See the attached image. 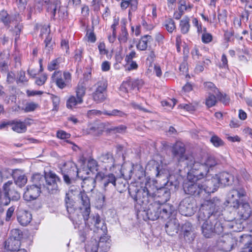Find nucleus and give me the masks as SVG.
Returning a JSON list of instances; mask_svg holds the SVG:
<instances>
[{
    "instance_id": "1",
    "label": "nucleus",
    "mask_w": 252,
    "mask_h": 252,
    "mask_svg": "<svg viewBox=\"0 0 252 252\" xmlns=\"http://www.w3.org/2000/svg\"><path fill=\"white\" fill-rule=\"evenodd\" d=\"M145 186L139 189L132 190L129 189V193L137 204L141 206L149 220H155L159 218V204L153 202L156 188L151 183L146 181Z\"/></svg>"
},
{
    "instance_id": "2",
    "label": "nucleus",
    "mask_w": 252,
    "mask_h": 252,
    "mask_svg": "<svg viewBox=\"0 0 252 252\" xmlns=\"http://www.w3.org/2000/svg\"><path fill=\"white\" fill-rule=\"evenodd\" d=\"M213 158L209 157L201 164H194L192 167L187 169V181L184 183L183 188L186 194L191 195H200L203 193L201 183L199 181L207 175L209 168L216 165Z\"/></svg>"
},
{
    "instance_id": "3",
    "label": "nucleus",
    "mask_w": 252,
    "mask_h": 252,
    "mask_svg": "<svg viewBox=\"0 0 252 252\" xmlns=\"http://www.w3.org/2000/svg\"><path fill=\"white\" fill-rule=\"evenodd\" d=\"M246 195L245 190L240 187H237L231 189L228 193V203L232 204L234 208L238 209V219L243 221L249 218L252 210L248 202L240 204L238 199Z\"/></svg>"
},
{
    "instance_id": "4",
    "label": "nucleus",
    "mask_w": 252,
    "mask_h": 252,
    "mask_svg": "<svg viewBox=\"0 0 252 252\" xmlns=\"http://www.w3.org/2000/svg\"><path fill=\"white\" fill-rule=\"evenodd\" d=\"M185 152V144L180 141L176 142L172 147L171 153L173 157L179 163L184 162L187 169L192 167L194 164H201L191 155L186 154Z\"/></svg>"
},
{
    "instance_id": "5",
    "label": "nucleus",
    "mask_w": 252,
    "mask_h": 252,
    "mask_svg": "<svg viewBox=\"0 0 252 252\" xmlns=\"http://www.w3.org/2000/svg\"><path fill=\"white\" fill-rule=\"evenodd\" d=\"M96 179L100 182L101 189L105 192H110L111 189L116 187V178L113 174L104 175L102 173H98L96 176Z\"/></svg>"
},
{
    "instance_id": "6",
    "label": "nucleus",
    "mask_w": 252,
    "mask_h": 252,
    "mask_svg": "<svg viewBox=\"0 0 252 252\" xmlns=\"http://www.w3.org/2000/svg\"><path fill=\"white\" fill-rule=\"evenodd\" d=\"M201 227L202 233L206 238L211 237L214 233L219 234L223 230V227L220 222L215 219L210 221L204 222Z\"/></svg>"
},
{
    "instance_id": "7",
    "label": "nucleus",
    "mask_w": 252,
    "mask_h": 252,
    "mask_svg": "<svg viewBox=\"0 0 252 252\" xmlns=\"http://www.w3.org/2000/svg\"><path fill=\"white\" fill-rule=\"evenodd\" d=\"M179 210L183 215L190 216L193 215L196 210L193 199L191 197L184 199L179 204Z\"/></svg>"
},
{
    "instance_id": "8",
    "label": "nucleus",
    "mask_w": 252,
    "mask_h": 252,
    "mask_svg": "<svg viewBox=\"0 0 252 252\" xmlns=\"http://www.w3.org/2000/svg\"><path fill=\"white\" fill-rule=\"evenodd\" d=\"M236 244V240L231 235L225 234L221 236L217 242L218 249L223 252H229Z\"/></svg>"
},
{
    "instance_id": "9",
    "label": "nucleus",
    "mask_w": 252,
    "mask_h": 252,
    "mask_svg": "<svg viewBox=\"0 0 252 252\" xmlns=\"http://www.w3.org/2000/svg\"><path fill=\"white\" fill-rule=\"evenodd\" d=\"M51 78L59 88L63 89L71 81V76L68 72H64L63 75L61 71H58L54 72Z\"/></svg>"
},
{
    "instance_id": "10",
    "label": "nucleus",
    "mask_w": 252,
    "mask_h": 252,
    "mask_svg": "<svg viewBox=\"0 0 252 252\" xmlns=\"http://www.w3.org/2000/svg\"><path fill=\"white\" fill-rule=\"evenodd\" d=\"M62 171L63 174V180L67 184H69L71 183L69 177H72L77 175L78 173L76 165L71 161L65 162L63 167L62 168Z\"/></svg>"
},
{
    "instance_id": "11",
    "label": "nucleus",
    "mask_w": 252,
    "mask_h": 252,
    "mask_svg": "<svg viewBox=\"0 0 252 252\" xmlns=\"http://www.w3.org/2000/svg\"><path fill=\"white\" fill-rule=\"evenodd\" d=\"M46 183V188L49 192L54 193L58 190V184L60 183V178L56 174L50 172L44 177Z\"/></svg>"
},
{
    "instance_id": "12",
    "label": "nucleus",
    "mask_w": 252,
    "mask_h": 252,
    "mask_svg": "<svg viewBox=\"0 0 252 252\" xmlns=\"http://www.w3.org/2000/svg\"><path fill=\"white\" fill-rule=\"evenodd\" d=\"M41 193L40 184L29 185L26 187L23 197L25 200L30 201L36 199Z\"/></svg>"
},
{
    "instance_id": "13",
    "label": "nucleus",
    "mask_w": 252,
    "mask_h": 252,
    "mask_svg": "<svg viewBox=\"0 0 252 252\" xmlns=\"http://www.w3.org/2000/svg\"><path fill=\"white\" fill-rule=\"evenodd\" d=\"M203 193H211L214 192L218 189L219 181L215 176L211 179L204 180L201 183Z\"/></svg>"
},
{
    "instance_id": "14",
    "label": "nucleus",
    "mask_w": 252,
    "mask_h": 252,
    "mask_svg": "<svg viewBox=\"0 0 252 252\" xmlns=\"http://www.w3.org/2000/svg\"><path fill=\"white\" fill-rule=\"evenodd\" d=\"M117 1H121L120 7L121 9L126 10L129 7L128 20H131L132 13L137 9L138 0H116Z\"/></svg>"
},
{
    "instance_id": "15",
    "label": "nucleus",
    "mask_w": 252,
    "mask_h": 252,
    "mask_svg": "<svg viewBox=\"0 0 252 252\" xmlns=\"http://www.w3.org/2000/svg\"><path fill=\"white\" fill-rule=\"evenodd\" d=\"M78 197L80 199V203L82 204V206L80 207V209L84 210L83 214L84 220H87L90 211L89 198L84 192H81L78 195Z\"/></svg>"
},
{
    "instance_id": "16",
    "label": "nucleus",
    "mask_w": 252,
    "mask_h": 252,
    "mask_svg": "<svg viewBox=\"0 0 252 252\" xmlns=\"http://www.w3.org/2000/svg\"><path fill=\"white\" fill-rule=\"evenodd\" d=\"M220 205V200L217 198H213L211 200H205L201 204V207L206 211L212 214L215 213L219 209Z\"/></svg>"
},
{
    "instance_id": "17",
    "label": "nucleus",
    "mask_w": 252,
    "mask_h": 252,
    "mask_svg": "<svg viewBox=\"0 0 252 252\" xmlns=\"http://www.w3.org/2000/svg\"><path fill=\"white\" fill-rule=\"evenodd\" d=\"M158 195L156 200L159 204H163L169 200L170 197V192L169 190L166 188L160 189H156L155 196Z\"/></svg>"
},
{
    "instance_id": "18",
    "label": "nucleus",
    "mask_w": 252,
    "mask_h": 252,
    "mask_svg": "<svg viewBox=\"0 0 252 252\" xmlns=\"http://www.w3.org/2000/svg\"><path fill=\"white\" fill-rule=\"evenodd\" d=\"M166 231L170 235L177 233L180 229V223L176 218L170 220L165 225Z\"/></svg>"
},
{
    "instance_id": "19",
    "label": "nucleus",
    "mask_w": 252,
    "mask_h": 252,
    "mask_svg": "<svg viewBox=\"0 0 252 252\" xmlns=\"http://www.w3.org/2000/svg\"><path fill=\"white\" fill-rule=\"evenodd\" d=\"M13 183L11 181H8L3 185V189L4 193L6 195L14 200H17L20 198V194L13 188Z\"/></svg>"
},
{
    "instance_id": "20",
    "label": "nucleus",
    "mask_w": 252,
    "mask_h": 252,
    "mask_svg": "<svg viewBox=\"0 0 252 252\" xmlns=\"http://www.w3.org/2000/svg\"><path fill=\"white\" fill-rule=\"evenodd\" d=\"M219 181V185L220 184L224 186H229L232 184L233 176L227 172H222L215 175Z\"/></svg>"
},
{
    "instance_id": "21",
    "label": "nucleus",
    "mask_w": 252,
    "mask_h": 252,
    "mask_svg": "<svg viewBox=\"0 0 252 252\" xmlns=\"http://www.w3.org/2000/svg\"><path fill=\"white\" fill-rule=\"evenodd\" d=\"M141 83V81L139 80L134 81H127L123 83L122 84L120 90L122 91L128 92L131 90H133L135 89L137 90L139 89V85Z\"/></svg>"
},
{
    "instance_id": "22",
    "label": "nucleus",
    "mask_w": 252,
    "mask_h": 252,
    "mask_svg": "<svg viewBox=\"0 0 252 252\" xmlns=\"http://www.w3.org/2000/svg\"><path fill=\"white\" fill-rule=\"evenodd\" d=\"M12 176L14 179L15 184L20 187L24 186L27 182L26 177L23 172L20 170H15L13 172Z\"/></svg>"
},
{
    "instance_id": "23",
    "label": "nucleus",
    "mask_w": 252,
    "mask_h": 252,
    "mask_svg": "<svg viewBox=\"0 0 252 252\" xmlns=\"http://www.w3.org/2000/svg\"><path fill=\"white\" fill-rule=\"evenodd\" d=\"M151 164L154 166L153 169L154 170L155 174L157 177H160L161 178H166V179H168L169 176L168 171L165 169L160 168L158 162L155 160H152L149 162V165Z\"/></svg>"
},
{
    "instance_id": "24",
    "label": "nucleus",
    "mask_w": 252,
    "mask_h": 252,
    "mask_svg": "<svg viewBox=\"0 0 252 252\" xmlns=\"http://www.w3.org/2000/svg\"><path fill=\"white\" fill-rule=\"evenodd\" d=\"M21 245L20 241L12 239L9 238L5 242L4 248L5 250L3 252H14L18 249Z\"/></svg>"
},
{
    "instance_id": "25",
    "label": "nucleus",
    "mask_w": 252,
    "mask_h": 252,
    "mask_svg": "<svg viewBox=\"0 0 252 252\" xmlns=\"http://www.w3.org/2000/svg\"><path fill=\"white\" fill-rule=\"evenodd\" d=\"M134 167L135 165L132 163H126L122 165L121 173L125 179L130 180L132 177Z\"/></svg>"
},
{
    "instance_id": "26",
    "label": "nucleus",
    "mask_w": 252,
    "mask_h": 252,
    "mask_svg": "<svg viewBox=\"0 0 252 252\" xmlns=\"http://www.w3.org/2000/svg\"><path fill=\"white\" fill-rule=\"evenodd\" d=\"M133 180L137 184H141L145 179V172L143 168L139 165H135L134 172L132 176Z\"/></svg>"
},
{
    "instance_id": "27",
    "label": "nucleus",
    "mask_w": 252,
    "mask_h": 252,
    "mask_svg": "<svg viewBox=\"0 0 252 252\" xmlns=\"http://www.w3.org/2000/svg\"><path fill=\"white\" fill-rule=\"evenodd\" d=\"M17 220L22 225H27L32 220V215L26 211H19L17 215Z\"/></svg>"
},
{
    "instance_id": "28",
    "label": "nucleus",
    "mask_w": 252,
    "mask_h": 252,
    "mask_svg": "<svg viewBox=\"0 0 252 252\" xmlns=\"http://www.w3.org/2000/svg\"><path fill=\"white\" fill-rule=\"evenodd\" d=\"M153 39L151 36L145 35L142 36L136 45V48L140 51H145L148 45L153 41Z\"/></svg>"
},
{
    "instance_id": "29",
    "label": "nucleus",
    "mask_w": 252,
    "mask_h": 252,
    "mask_svg": "<svg viewBox=\"0 0 252 252\" xmlns=\"http://www.w3.org/2000/svg\"><path fill=\"white\" fill-rule=\"evenodd\" d=\"M17 17L10 16L6 11L2 10L0 12V22H2L4 26L9 27L11 24H15L14 21Z\"/></svg>"
},
{
    "instance_id": "30",
    "label": "nucleus",
    "mask_w": 252,
    "mask_h": 252,
    "mask_svg": "<svg viewBox=\"0 0 252 252\" xmlns=\"http://www.w3.org/2000/svg\"><path fill=\"white\" fill-rule=\"evenodd\" d=\"M240 242L244 244L241 252H252V239H251V235H243L240 240Z\"/></svg>"
},
{
    "instance_id": "31",
    "label": "nucleus",
    "mask_w": 252,
    "mask_h": 252,
    "mask_svg": "<svg viewBox=\"0 0 252 252\" xmlns=\"http://www.w3.org/2000/svg\"><path fill=\"white\" fill-rule=\"evenodd\" d=\"M95 180L94 178L88 177L83 180L82 183V187L83 188L84 192H91L95 188Z\"/></svg>"
},
{
    "instance_id": "32",
    "label": "nucleus",
    "mask_w": 252,
    "mask_h": 252,
    "mask_svg": "<svg viewBox=\"0 0 252 252\" xmlns=\"http://www.w3.org/2000/svg\"><path fill=\"white\" fill-rule=\"evenodd\" d=\"M126 19L122 20L121 31L118 36V40L121 44L126 43L128 39V33L126 27Z\"/></svg>"
},
{
    "instance_id": "33",
    "label": "nucleus",
    "mask_w": 252,
    "mask_h": 252,
    "mask_svg": "<svg viewBox=\"0 0 252 252\" xmlns=\"http://www.w3.org/2000/svg\"><path fill=\"white\" fill-rule=\"evenodd\" d=\"M12 129L17 133H23L26 131L27 127L25 123L21 121L13 120L10 121Z\"/></svg>"
},
{
    "instance_id": "34",
    "label": "nucleus",
    "mask_w": 252,
    "mask_h": 252,
    "mask_svg": "<svg viewBox=\"0 0 252 252\" xmlns=\"http://www.w3.org/2000/svg\"><path fill=\"white\" fill-rule=\"evenodd\" d=\"M172 207L169 204H159V217L162 219L168 218L170 214L172 213Z\"/></svg>"
},
{
    "instance_id": "35",
    "label": "nucleus",
    "mask_w": 252,
    "mask_h": 252,
    "mask_svg": "<svg viewBox=\"0 0 252 252\" xmlns=\"http://www.w3.org/2000/svg\"><path fill=\"white\" fill-rule=\"evenodd\" d=\"M242 222L240 219L238 221L234 219L226 222L225 226L233 229L234 231H241L244 228Z\"/></svg>"
},
{
    "instance_id": "36",
    "label": "nucleus",
    "mask_w": 252,
    "mask_h": 252,
    "mask_svg": "<svg viewBox=\"0 0 252 252\" xmlns=\"http://www.w3.org/2000/svg\"><path fill=\"white\" fill-rule=\"evenodd\" d=\"M213 215V214L210 212L206 211L205 209H203V208L200 207L198 214V221L200 223L203 222H207V221H210L213 220L212 219H209L211 216Z\"/></svg>"
},
{
    "instance_id": "37",
    "label": "nucleus",
    "mask_w": 252,
    "mask_h": 252,
    "mask_svg": "<svg viewBox=\"0 0 252 252\" xmlns=\"http://www.w3.org/2000/svg\"><path fill=\"white\" fill-rule=\"evenodd\" d=\"M83 102V99L77 97L76 96L71 95L66 101V106L68 108L72 109L78 104H81Z\"/></svg>"
},
{
    "instance_id": "38",
    "label": "nucleus",
    "mask_w": 252,
    "mask_h": 252,
    "mask_svg": "<svg viewBox=\"0 0 252 252\" xmlns=\"http://www.w3.org/2000/svg\"><path fill=\"white\" fill-rule=\"evenodd\" d=\"M101 238L98 243L96 240H93L88 243L86 246V252H97L98 245L103 246V243L101 241Z\"/></svg>"
},
{
    "instance_id": "39",
    "label": "nucleus",
    "mask_w": 252,
    "mask_h": 252,
    "mask_svg": "<svg viewBox=\"0 0 252 252\" xmlns=\"http://www.w3.org/2000/svg\"><path fill=\"white\" fill-rule=\"evenodd\" d=\"M102 124H100V126H98L90 125L86 129V133L94 135H99L102 132V129H100L102 128Z\"/></svg>"
},
{
    "instance_id": "40",
    "label": "nucleus",
    "mask_w": 252,
    "mask_h": 252,
    "mask_svg": "<svg viewBox=\"0 0 252 252\" xmlns=\"http://www.w3.org/2000/svg\"><path fill=\"white\" fill-rule=\"evenodd\" d=\"M180 27L182 33L183 34L187 33L189 32L190 28L189 19L187 17L184 18L180 21Z\"/></svg>"
},
{
    "instance_id": "41",
    "label": "nucleus",
    "mask_w": 252,
    "mask_h": 252,
    "mask_svg": "<svg viewBox=\"0 0 252 252\" xmlns=\"http://www.w3.org/2000/svg\"><path fill=\"white\" fill-rule=\"evenodd\" d=\"M94 225L97 228V231L99 230H101L103 232H104L106 230V226L104 224L103 222H101V220L99 215H97L92 219Z\"/></svg>"
},
{
    "instance_id": "42",
    "label": "nucleus",
    "mask_w": 252,
    "mask_h": 252,
    "mask_svg": "<svg viewBox=\"0 0 252 252\" xmlns=\"http://www.w3.org/2000/svg\"><path fill=\"white\" fill-rule=\"evenodd\" d=\"M106 93L102 92L94 91L93 94L94 100L97 103L102 102L106 98Z\"/></svg>"
},
{
    "instance_id": "43",
    "label": "nucleus",
    "mask_w": 252,
    "mask_h": 252,
    "mask_svg": "<svg viewBox=\"0 0 252 252\" xmlns=\"http://www.w3.org/2000/svg\"><path fill=\"white\" fill-rule=\"evenodd\" d=\"M95 87L96 88L95 91L106 93L107 87V81L103 78H101L96 83Z\"/></svg>"
},
{
    "instance_id": "44",
    "label": "nucleus",
    "mask_w": 252,
    "mask_h": 252,
    "mask_svg": "<svg viewBox=\"0 0 252 252\" xmlns=\"http://www.w3.org/2000/svg\"><path fill=\"white\" fill-rule=\"evenodd\" d=\"M104 115L109 116H117L119 117H124L126 114L124 112L118 109H113L111 111H104L102 112Z\"/></svg>"
},
{
    "instance_id": "45",
    "label": "nucleus",
    "mask_w": 252,
    "mask_h": 252,
    "mask_svg": "<svg viewBox=\"0 0 252 252\" xmlns=\"http://www.w3.org/2000/svg\"><path fill=\"white\" fill-rule=\"evenodd\" d=\"M242 6L247 13V19H248V12H252V0H240Z\"/></svg>"
},
{
    "instance_id": "46",
    "label": "nucleus",
    "mask_w": 252,
    "mask_h": 252,
    "mask_svg": "<svg viewBox=\"0 0 252 252\" xmlns=\"http://www.w3.org/2000/svg\"><path fill=\"white\" fill-rule=\"evenodd\" d=\"M101 161L105 163H111L114 162V158L112 154L110 152L102 154L100 157Z\"/></svg>"
},
{
    "instance_id": "47",
    "label": "nucleus",
    "mask_w": 252,
    "mask_h": 252,
    "mask_svg": "<svg viewBox=\"0 0 252 252\" xmlns=\"http://www.w3.org/2000/svg\"><path fill=\"white\" fill-rule=\"evenodd\" d=\"M39 107L37 103L33 102H27L25 104L24 108H22V110L24 111L25 112H32L35 110Z\"/></svg>"
},
{
    "instance_id": "48",
    "label": "nucleus",
    "mask_w": 252,
    "mask_h": 252,
    "mask_svg": "<svg viewBox=\"0 0 252 252\" xmlns=\"http://www.w3.org/2000/svg\"><path fill=\"white\" fill-rule=\"evenodd\" d=\"M76 96L83 99L86 94V87L82 84H78L76 88Z\"/></svg>"
},
{
    "instance_id": "49",
    "label": "nucleus",
    "mask_w": 252,
    "mask_h": 252,
    "mask_svg": "<svg viewBox=\"0 0 252 252\" xmlns=\"http://www.w3.org/2000/svg\"><path fill=\"white\" fill-rule=\"evenodd\" d=\"M22 232L19 229H13L11 230L10 235L9 238L12 239L20 241L21 238L22 237Z\"/></svg>"
},
{
    "instance_id": "50",
    "label": "nucleus",
    "mask_w": 252,
    "mask_h": 252,
    "mask_svg": "<svg viewBox=\"0 0 252 252\" xmlns=\"http://www.w3.org/2000/svg\"><path fill=\"white\" fill-rule=\"evenodd\" d=\"M60 61L61 58H60L52 60L48 63L47 66L48 70L52 71L54 70L58 69L59 67Z\"/></svg>"
},
{
    "instance_id": "51",
    "label": "nucleus",
    "mask_w": 252,
    "mask_h": 252,
    "mask_svg": "<svg viewBox=\"0 0 252 252\" xmlns=\"http://www.w3.org/2000/svg\"><path fill=\"white\" fill-rule=\"evenodd\" d=\"M164 26L169 32H172L176 29V26L174 21L169 19L165 21Z\"/></svg>"
},
{
    "instance_id": "52",
    "label": "nucleus",
    "mask_w": 252,
    "mask_h": 252,
    "mask_svg": "<svg viewBox=\"0 0 252 252\" xmlns=\"http://www.w3.org/2000/svg\"><path fill=\"white\" fill-rule=\"evenodd\" d=\"M211 143L216 147L223 146V141L218 136L214 135L212 136L210 140Z\"/></svg>"
},
{
    "instance_id": "53",
    "label": "nucleus",
    "mask_w": 252,
    "mask_h": 252,
    "mask_svg": "<svg viewBox=\"0 0 252 252\" xmlns=\"http://www.w3.org/2000/svg\"><path fill=\"white\" fill-rule=\"evenodd\" d=\"M28 79L26 77L25 72L23 70H20L18 72L17 76L16 77V82L17 83H25L27 82Z\"/></svg>"
},
{
    "instance_id": "54",
    "label": "nucleus",
    "mask_w": 252,
    "mask_h": 252,
    "mask_svg": "<svg viewBox=\"0 0 252 252\" xmlns=\"http://www.w3.org/2000/svg\"><path fill=\"white\" fill-rule=\"evenodd\" d=\"M217 99L214 94H209L206 99V104L208 107H211L215 105Z\"/></svg>"
},
{
    "instance_id": "55",
    "label": "nucleus",
    "mask_w": 252,
    "mask_h": 252,
    "mask_svg": "<svg viewBox=\"0 0 252 252\" xmlns=\"http://www.w3.org/2000/svg\"><path fill=\"white\" fill-rule=\"evenodd\" d=\"M182 229L185 236H188L190 232L192 231V227L190 223L185 222L182 227Z\"/></svg>"
},
{
    "instance_id": "56",
    "label": "nucleus",
    "mask_w": 252,
    "mask_h": 252,
    "mask_svg": "<svg viewBox=\"0 0 252 252\" xmlns=\"http://www.w3.org/2000/svg\"><path fill=\"white\" fill-rule=\"evenodd\" d=\"M212 39L213 37L211 34L207 32L206 31L202 34L201 40L204 43H209L212 41Z\"/></svg>"
},
{
    "instance_id": "57",
    "label": "nucleus",
    "mask_w": 252,
    "mask_h": 252,
    "mask_svg": "<svg viewBox=\"0 0 252 252\" xmlns=\"http://www.w3.org/2000/svg\"><path fill=\"white\" fill-rule=\"evenodd\" d=\"M218 20L220 23L226 24L227 19V11L225 10H222L220 12L218 16Z\"/></svg>"
},
{
    "instance_id": "58",
    "label": "nucleus",
    "mask_w": 252,
    "mask_h": 252,
    "mask_svg": "<svg viewBox=\"0 0 252 252\" xmlns=\"http://www.w3.org/2000/svg\"><path fill=\"white\" fill-rule=\"evenodd\" d=\"M176 102L175 99H169L168 100L162 101L161 103L163 106H166L167 108L172 109L176 104Z\"/></svg>"
},
{
    "instance_id": "59",
    "label": "nucleus",
    "mask_w": 252,
    "mask_h": 252,
    "mask_svg": "<svg viewBox=\"0 0 252 252\" xmlns=\"http://www.w3.org/2000/svg\"><path fill=\"white\" fill-rule=\"evenodd\" d=\"M97 163L96 161L94 159H90L87 162V167L90 170L92 171L96 169L97 167Z\"/></svg>"
},
{
    "instance_id": "60",
    "label": "nucleus",
    "mask_w": 252,
    "mask_h": 252,
    "mask_svg": "<svg viewBox=\"0 0 252 252\" xmlns=\"http://www.w3.org/2000/svg\"><path fill=\"white\" fill-rule=\"evenodd\" d=\"M47 79V75L43 74L36 78L35 80V83L38 86H41L45 83Z\"/></svg>"
},
{
    "instance_id": "61",
    "label": "nucleus",
    "mask_w": 252,
    "mask_h": 252,
    "mask_svg": "<svg viewBox=\"0 0 252 252\" xmlns=\"http://www.w3.org/2000/svg\"><path fill=\"white\" fill-rule=\"evenodd\" d=\"M57 136L62 139H65L69 138L70 134L63 130L58 131L57 133Z\"/></svg>"
},
{
    "instance_id": "62",
    "label": "nucleus",
    "mask_w": 252,
    "mask_h": 252,
    "mask_svg": "<svg viewBox=\"0 0 252 252\" xmlns=\"http://www.w3.org/2000/svg\"><path fill=\"white\" fill-rule=\"evenodd\" d=\"M102 190V192H98L97 193V196L98 200L103 203L105 201L106 195H107L109 192H105L103 189Z\"/></svg>"
},
{
    "instance_id": "63",
    "label": "nucleus",
    "mask_w": 252,
    "mask_h": 252,
    "mask_svg": "<svg viewBox=\"0 0 252 252\" xmlns=\"http://www.w3.org/2000/svg\"><path fill=\"white\" fill-rule=\"evenodd\" d=\"M181 108L186 110L188 111H193L195 109L194 106L191 104H181L179 106Z\"/></svg>"
},
{
    "instance_id": "64",
    "label": "nucleus",
    "mask_w": 252,
    "mask_h": 252,
    "mask_svg": "<svg viewBox=\"0 0 252 252\" xmlns=\"http://www.w3.org/2000/svg\"><path fill=\"white\" fill-rule=\"evenodd\" d=\"M127 63V69L128 70H131L133 69H136L138 67V64L135 62L133 61L126 62Z\"/></svg>"
}]
</instances>
